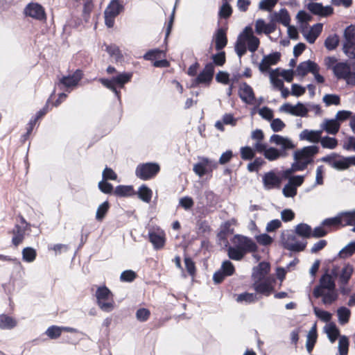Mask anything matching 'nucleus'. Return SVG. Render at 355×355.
I'll return each instance as SVG.
<instances>
[{
	"instance_id": "nucleus-1",
	"label": "nucleus",
	"mask_w": 355,
	"mask_h": 355,
	"mask_svg": "<svg viewBox=\"0 0 355 355\" xmlns=\"http://www.w3.org/2000/svg\"><path fill=\"white\" fill-rule=\"evenodd\" d=\"M269 141L279 146V148L274 146H269L265 155V159L274 162L279 159H284L288 157V151L293 150L295 148L294 141L288 137H284L280 135L274 134L270 136Z\"/></svg>"
},
{
	"instance_id": "nucleus-16",
	"label": "nucleus",
	"mask_w": 355,
	"mask_h": 355,
	"mask_svg": "<svg viewBox=\"0 0 355 355\" xmlns=\"http://www.w3.org/2000/svg\"><path fill=\"white\" fill-rule=\"evenodd\" d=\"M313 295L315 297H322V302L325 304H330L336 300L338 295L334 290L324 291L322 288H315Z\"/></svg>"
},
{
	"instance_id": "nucleus-41",
	"label": "nucleus",
	"mask_w": 355,
	"mask_h": 355,
	"mask_svg": "<svg viewBox=\"0 0 355 355\" xmlns=\"http://www.w3.org/2000/svg\"><path fill=\"white\" fill-rule=\"evenodd\" d=\"M17 324V322L12 318L6 315H0V328L1 329H12Z\"/></svg>"
},
{
	"instance_id": "nucleus-12",
	"label": "nucleus",
	"mask_w": 355,
	"mask_h": 355,
	"mask_svg": "<svg viewBox=\"0 0 355 355\" xmlns=\"http://www.w3.org/2000/svg\"><path fill=\"white\" fill-rule=\"evenodd\" d=\"M279 110L297 116H305L309 111L308 109L301 103H298L295 105H293L288 103H284L280 107Z\"/></svg>"
},
{
	"instance_id": "nucleus-49",
	"label": "nucleus",
	"mask_w": 355,
	"mask_h": 355,
	"mask_svg": "<svg viewBox=\"0 0 355 355\" xmlns=\"http://www.w3.org/2000/svg\"><path fill=\"white\" fill-rule=\"evenodd\" d=\"M109 207L110 205L107 201H105L101 204L96 210V219L97 220L101 221L105 216L107 212L108 211Z\"/></svg>"
},
{
	"instance_id": "nucleus-51",
	"label": "nucleus",
	"mask_w": 355,
	"mask_h": 355,
	"mask_svg": "<svg viewBox=\"0 0 355 355\" xmlns=\"http://www.w3.org/2000/svg\"><path fill=\"white\" fill-rule=\"evenodd\" d=\"M322 101L327 106L331 105H338L340 103V96L337 94H325L322 98Z\"/></svg>"
},
{
	"instance_id": "nucleus-54",
	"label": "nucleus",
	"mask_w": 355,
	"mask_h": 355,
	"mask_svg": "<svg viewBox=\"0 0 355 355\" xmlns=\"http://www.w3.org/2000/svg\"><path fill=\"white\" fill-rule=\"evenodd\" d=\"M232 12V9L230 4L228 3V1H223V4L220 8L219 10V16L221 18H227L229 17Z\"/></svg>"
},
{
	"instance_id": "nucleus-48",
	"label": "nucleus",
	"mask_w": 355,
	"mask_h": 355,
	"mask_svg": "<svg viewBox=\"0 0 355 355\" xmlns=\"http://www.w3.org/2000/svg\"><path fill=\"white\" fill-rule=\"evenodd\" d=\"M339 37L336 34L329 35L324 41V46L329 51L334 50L338 45Z\"/></svg>"
},
{
	"instance_id": "nucleus-22",
	"label": "nucleus",
	"mask_w": 355,
	"mask_h": 355,
	"mask_svg": "<svg viewBox=\"0 0 355 355\" xmlns=\"http://www.w3.org/2000/svg\"><path fill=\"white\" fill-rule=\"evenodd\" d=\"M255 32L257 34L265 33L269 35L276 30V25L273 22L266 24L262 19H258L255 21Z\"/></svg>"
},
{
	"instance_id": "nucleus-43",
	"label": "nucleus",
	"mask_w": 355,
	"mask_h": 355,
	"mask_svg": "<svg viewBox=\"0 0 355 355\" xmlns=\"http://www.w3.org/2000/svg\"><path fill=\"white\" fill-rule=\"evenodd\" d=\"M227 254L230 259L240 261L243 258L245 253L235 246H230L227 249Z\"/></svg>"
},
{
	"instance_id": "nucleus-33",
	"label": "nucleus",
	"mask_w": 355,
	"mask_h": 355,
	"mask_svg": "<svg viewBox=\"0 0 355 355\" xmlns=\"http://www.w3.org/2000/svg\"><path fill=\"white\" fill-rule=\"evenodd\" d=\"M227 42L225 32L223 29L219 28L215 35L216 49L220 50L223 49Z\"/></svg>"
},
{
	"instance_id": "nucleus-11",
	"label": "nucleus",
	"mask_w": 355,
	"mask_h": 355,
	"mask_svg": "<svg viewBox=\"0 0 355 355\" xmlns=\"http://www.w3.org/2000/svg\"><path fill=\"white\" fill-rule=\"evenodd\" d=\"M251 138L254 141V148L257 153L262 154L265 157L266 153L267 152L269 146L263 142L264 134L260 129L253 130L251 133Z\"/></svg>"
},
{
	"instance_id": "nucleus-20",
	"label": "nucleus",
	"mask_w": 355,
	"mask_h": 355,
	"mask_svg": "<svg viewBox=\"0 0 355 355\" xmlns=\"http://www.w3.org/2000/svg\"><path fill=\"white\" fill-rule=\"evenodd\" d=\"M270 272V265L266 262H261L257 267H254L252 270V277L254 281L263 280L266 279L267 275Z\"/></svg>"
},
{
	"instance_id": "nucleus-13",
	"label": "nucleus",
	"mask_w": 355,
	"mask_h": 355,
	"mask_svg": "<svg viewBox=\"0 0 355 355\" xmlns=\"http://www.w3.org/2000/svg\"><path fill=\"white\" fill-rule=\"evenodd\" d=\"M353 272L354 267L349 263H345L338 272L336 268L332 271L333 275L338 277L339 284H348Z\"/></svg>"
},
{
	"instance_id": "nucleus-10",
	"label": "nucleus",
	"mask_w": 355,
	"mask_h": 355,
	"mask_svg": "<svg viewBox=\"0 0 355 355\" xmlns=\"http://www.w3.org/2000/svg\"><path fill=\"white\" fill-rule=\"evenodd\" d=\"M235 271L234 266L230 261H225L222 263L220 268L213 275L214 282L219 284L223 282L225 277L231 276Z\"/></svg>"
},
{
	"instance_id": "nucleus-23",
	"label": "nucleus",
	"mask_w": 355,
	"mask_h": 355,
	"mask_svg": "<svg viewBox=\"0 0 355 355\" xmlns=\"http://www.w3.org/2000/svg\"><path fill=\"white\" fill-rule=\"evenodd\" d=\"M82 78V71L80 70H76L71 76L62 78L60 83L69 89L76 87Z\"/></svg>"
},
{
	"instance_id": "nucleus-44",
	"label": "nucleus",
	"mask_w": 355,
	"mask_h": 355,
	"mask_svg": "<svg viewBox=\"0 0 355 355\" xmlns=\"http://www.w3.org/2000/svg\"><path fill=\"white\" fill-rule=\"evenodd\" d=\"M256 152L254 148L248 146L241 147L240 149L241 157L244 160L252 159L254 157Z\"/></svg>"
},
{
	"instance_id": "nucleus-24",
	"label": "nucleus",
	"mask_w": 355,
	"mask_h": 355,
	"mask_svg": "<svg viewBox=\"0 0 355 355\" xmlns=\"http://www.w3.org/2000/svg\"><path fill=\"white\" fill-rule=\"evenodd\" d=\"M279 58L280 55L278 53H275L264 56L259 64V70L262 72L267 71L270 69V66L277 63Z\"/></svg>"
},
{
	"instance_id": "nucleus-60",
	"label": "nucleus",
	"mask_w": 355,
	"mask_h": 355,
	"mask_svg": "<svg viewBox=\"0 0 355 355\" xmlns=\"http://www.w3.org/2000/svg\"><path fill=\"white\" fill-rule=\"evenodd\" d=\"M324 166H319L316 168L315 171V182L314 184V186L316 185H322L324 183Z\"/></svg>"
},
{
	"instance_id": "nucleus-37",
	"label": "nucleus",
	"mask_w": 355,
	"mask_h": 355,
	"mask_svg": "<svg viewBox=\"0 0 355 355\" xmlns=\"http://www.w3.org/2000/svg\"><path fill=\"white\" fill-rule=\"evenodd\" d=\"M138 197L145 202H150L153 196L152 190L146 185H142L139 187L138 192Z\"/></svg>"
},
{
	"instance_id": "nucleus-38",
	"label": "nucleus",
	"mask_w": 355,
	"mask_h": 355,
	"mask_svg": "<svg viewBox=\"0 0 355 355\" xmlns=\"http://www.w3.org/2000/svg\"><path fill=\"white\" fill-rule=\"evenodd\" d=\"M317 288H322L324 291L334 290L335 283L330 275H324L320 279V286Z\"/></svg>"
},
{
	"instance_id": "nucleus-31",
	"label": "nucleus",
	"mask_w": 355,
	"mask_h": 355,
	"mask_svg": "<svg viewBox=\"0 0 355 355\" xmlns=\"http://www.w3.org/2000/svg\"><path fill=\"white\" fill-rule=\"evenodd\" d=\"M211 161L207 158H202L200 162L193 166V171L199 176L202 177L207 173V167L211 164Z\"/></svg>"
},
{
	"instance_id": "nucleus-30",
	"label": "nucleus",
	"mask_w": 355,
	"mask_h": 355,
	"mask_svg": "<svg viewBox=\"0 0 355 355\" xmlns=\"http://www.w3.org/2000/svg\"><path fill=\"white\" fill-rule=\"evenodd\" d=\"M26 232V225L23 223L21 225H16L13 229L12 243L15 245H18L22 242L24 239Z\"/></svg>"
},
{
	"instance_id": "nucleus-47",
	"label": "nucleus",
	"mask_w": 355,
	"mask_h": 355,
	"mask_svg": "<svg viewBox=\"0 0 355 355\" xmlns=\"http://www.w3.org/2000/svg\"><path fill=\"white\" fill-rule=\"evenodd\" d=\"M355 252V241L350 242L339 252L341 258L346 259L351 257Z\"/></svg>"
},
{
	"instance_id": "nucleus-5",
	"label": "nucleus",
	"mask_w": 355,
	"mask_h": 355,
	"mask_svg": "<svg viewBox=\"0 0 355 355\" xmlns=\"http://www.w3.org/2000/svg\"><path fill=\"white\" fill-rule=\"evenodd\" d=\"M281 242L284 248L292 252L304 250L306 244L305 241H300L292 231L283 232L281 235Z\"/></svg>"
},
{
	"instance_id": "nucleus-50",
	"label": "nucleus",
	"mask_w": 355,
	"mask_h": 355,
	"mask_svg": "<svg viewBox=\"0 0 355 355\" xmlns=\"http://www.w3.org/2000/svg\"><path fill=\"white\" fill-rule=\"evenodd\" d=\"M349 340L347 336H342L339 338L338 351L340 355H347Z\"/></svg>"
},
{
	"instance_id": "nucleus-63",
	"label": "nucleus",
	"mask_w": 355,
	"mask_h": 355,
	"mask_svg": "<svg viewBox=\"0 0 355 355\" xmlns=\"http://www.w3.org/2000/svg\"><path fill=\"white\" fill-rule=\"evenodd\" d=\"M264 163V161L261 158H256L254 162L248 164V169L250 172L257 171Z\"/></svg>"
},
{
	"instance_id": "nucleus-2",
	"label": "nucleus",
	"mask_w": 355,
	"mask_h": 355,
	"mask_svg": "<svg viewBox=\"0 0 355 355\" xmlns=\"http://www.w3.org/2000/svg\"><path fill=\"white\" fill-rule=\"evenodd\" d=\"M259 39L254 35L253 30L250 26H246L238 36L235 51L239 58L245 54L247 49L250 52H255L259 46Z\"/></svg>"
},
{
	"instance_id": "nucleus-8",
	"label": "nucleus",
	"mask_w": 355,
	"mask_h": 355,
	"mask_svg": "<svg viewBox=\"0 0 355 355\" xmlns=\"http://www.w3.org/2000/svg\"><path fill=\"white\" fill-rule=\"evenodd\" d=\"M275 279L274 277H268L263 280L254 281L252 288L257 293L264 296H269L275 292Z\"/></svg>"
},
{
	"instance_id": "nucleus-39",
	"label": "nucleus",
	"mask_w": 355,
	"mask_h": 355,
	"mask_svg": "<svg viewBox=\"0 0 355 355\" xmlns=\"http://www.w3.org/2000/svg\"><path fill=\"white\" fill-rule=\"evenodd\" d=\"M344 42L355 44V26L350 25L347 26L343 33Z\"/></svg>"
},
{
	"instance_id": "nucleus-14",
	"label": "nucleus",
	"mask_w": 355,
	"mask_h": 355,
	"mask_svg": "<svg viewBox=\"0 0 355 355\" xmlns=\"http://www.w3.org/2000/svg\"><path fill=\"white\" fill-rule=\"evenodd\" d=\"M269 19L271 22L282 24L284 26H288L291 22V17L286 8H282L270 14Z\"/></svg>"
},
{
	"instance_id": "nucleus-62",
	"label": "nucleus",
	"mask_w": 355,
	"mask_h": 355,
	"mask_svg": "<svg viewBox=\"0 0 355 355\" xmlns=\"http://www.w3.org/2000/svg\"><path fill=\"white\" fill-rule=\"evenodd\" d=\"M282 192L284 196L293 198L297 194V189L290 183H288L283 188Z\"/></svg>"
},
{
	"instance_id": "nucleus-15",
	"label": "nucleus",
	"mask_w": 355,
	"mask_h": 355,
	"mask_svg": "<svg viewBox=\"0 0 355 355\" xmlns=\"http://www.w3.org/2000/svg\"><path fill=\"white\" fill-rule=\"evenodd\" d=\"M307 9L314 15L321 17L331 15L334 9L330 6H323L320 3L311 2L307 4Z\"/></svg>"
},
{
	"instance_id": "nucleus-40",
	"label": "nucleus",
	"mask_w": 355,
	"mask_h": 355,
	"mask_svg": "<svg viewBox=\"0 0 355 355\" xmlns=\"http://www.w3.org/2000/svg\"><path fill=\"white\" fill-rule=\"evenodd\" d=\"M295 234L304 237L309 238L311 236V227L306 223H300L295 227Z\"/></svg>"
},
{
	"instance_id": "nucleus-7",
	"label": "nucleus",
	"mask_w": 355,
	"mask_h": 355,
	"mask_svg": "<svg viewBox=\"0 0 355 355\" xmlns=\"http://www.w3.org/2000/svg\"><path fill=\"white\" fill-rule=\"evenodd\" d=\"M159 166L156 163H146L137 166L136 175L143 180L153 178L159 171Z\"/></svg>"
},
{
	"instance_id": "nucleus-42",
	"label": "nucleus",
	"mask_w": 355,
	"mask_h": 355,
	"mask_svg": "<svg viewBox=\"0 0 355 355\" xmlns=\"http://www.w3.org/2000/svg\"><path fill=\"white\" fill-rule=\"evenodd\" d=\"M237 302L252 303L258 300L256 293H243L237 295L236 299Z\"/></svg>"
},
{
	"instance_id": "nucleus-19",
	"label": "nucleus",
	"mask_w": 355,
	"mask_h": 355,
	"mask_svg": "<svg viewBox=\"0 0 355 355\" xmlns=\"http://www.w3.org/2000/svg\"><path fill=\"white\" fill-rule=\"evenodd\" d=\"M214 65L212 63L207 64L202 72L198 76L196 79L197 84L205 83L209 84L214 76Z\"/></svg>"
},
{
	"instance_id": "nucleus-17",
	"label": "nucleus",
	"mask_w": 355,
	"mask_h": 355,
	"mask_svg": "<svg viewBox=\"0 0 355 355\" xmlns=\"http://www.w3.org/2000/svg\"><path fill=\"white\" fill-rule=\"evenodd\" d=\"M24 12L26 15L36 19H43L45 18V12L42 6L36 3H31L25 8Z\"/></svg>"
},
{
	"instance_id": "nucleus-59",
	"label": "nucleus",
	"mask_w": 355,
	"mask_h": 355,
	"mask_svg": "<svg viewBox=\"0 0 355 355\" xmlns=\"http://www.w3.org/2000/svg\"><path fill=\"white\" fill-rule=\"evenodd\" d=\"M131 77L132 73H123L119 74L116 77L114 78V79L116 84L123 86L130 80Z\"/></svg>"
},
{
	"instance_id": "nucleus-56",
	"label": "nucleus",
	"mask_w": 355,
	"mask_h": 355,
	"mask_svg": "<svg viewBox=\"0 0 355 355\" xmlns=\"http://www.w3.org/2000/svg\"><path fill=\"white\" fill-rule=\"evenodd\" d=\"M62 331V329L61 327L57 326H52L48 328V329L46 331V334L50 338L55 339L60 336Z\"/></svg>"
},
{
	"instance_id": "nucleus-53",
	"label": "nucleus",
	"mask_w": 355,
	"mask_h": 355,
	"mask_svg": "<svg viewBox=\"0 0 355 355\" xmlns=\"http://www.w3.org/2000/svg\"><path fill=\"white\" fill-rule=\"evenodd\" d=\"M343 53L350 59H355V44L343 43Z\"/></svg>"
},
{
	"instance_id": "nucleus-26",
	"label": "nucleus",
	"mask_w": 355,
	"mask_h": 355,
	"mask_svg": "<svg viewBox=\"0 0 355 355\" xmlns=\"http://www.w3.org/2000/svg\"><path fill=\"white\" fill-rule=\"evenodd\" d=\"M322 130H310L305 129L302 130L300 135V140H305L312 143H318L320 141Z\"/></svg>"
},
{
	"instance_id": "nucleus-6",
	"label": "nucleus",
	"mask_w": 355,
	"mask_h": 355,
	"mask_svg": "<svg viewBox=\"0 0 355 355\" xmlns=\"http://www.w3.org/2000/svg\"><path fill=\"white\" fill-rule=\"evenodd\" d=\"M123 10V6L121 4L119 0H112L106 8L105 15V23L109 28H112L114 24L115 17Z\"/></svg>"
},
{
	"instance_id": "nucleus-9",
	"label": "nucleus",
	"mask_w": 355,
	"mask_h": 355,
	"mask_svg": "<svg viewBox=\"0 0 355 355\" xmlns=\"http://www.w3.org/2000/svg\"><path fill=\"white\" fill-rule=\"evenodd\" d=\"M232 242L234 245L243 252H252L257 250L256 243L250 238L240 234L235 235Z\"/></svg>"
},
{
	"instance_id": "nucleus-34",
	"label": "nucleus",
	"mask_w": 355,
	"mask_h": 355,
	"mask_svg": "<svg viewBox=\"0 0 355 355\" xmlns=\"http://www.w3.org/2000/svg\"><path fill=\"white\" fill-rule=\"evenodd\" d=\"M317 340L316 327L314 325L309 331L306 336V347L309 353L313 350L314 345Z\"/></svg>"
},
{
	"instance_id": "nucleus-55",
	"label": "nucleus",
	"mask_w": 355,
	"mask_h": 355,
	"mask_svg": "<svg viewBox=\"0 0 355 355\" xmlns=\"http://www.w3.org/2000/svg\"><path fill=\"white\" fill-rule=\"evenodd\" d=\"M315 315L324 322H329L331 319V314L328 311L319 309L317 307L313 308Z\"/></svg>"
},
{
	"instance_id": "nucleus-27",
	"label": "nucleus",
	"mask_w": 355,
	"mask_h": 355,
	"mask_svg": "<svg viewBox=\"0 0 355 355\" xmlns=\"http://www.w3.org/2000/svg\"><path fill=\"white\" fill-rule=\"evenodd\" d=\"M149 239L155 249H161L165 243V234L162 230L150 232Z\"/></svg>"
},
{
	"instance_id": "nucleus-32",
	"label": "nucleus",
	"mask_w": 355,
	"mask_h": 355,
	"mask_svg": "<svg viewBox=\"0 0 355 355\" xmlns=\"http://www.w3.org/2000/svg\"><path fill=\"white\" fill-rule=\"evenodd\" d=\"M324 331L331 343H334L339 336L340 332L334 323L330 322L325 325Z\"/></svg>"
},
{
	"instance_id": "nucleus-18",
	"label": "nucleus",
	"mask_w": 355,
	"mask_h": 355,
	"mask_svg": "<svg viewBox=\"0 0 355 355\" xmlns=\"http://www.w3.org/2000/svg\"><path fill=\"white\" fill-rule=\"evenodd\" d=\"M239 94L241 100L247 104H252L255 99L252 88L246 83H241Z\"/></svg>"
},
{
	"instance_id": "nucleus-29",
	"label": "nucleus",
	"mask_w": 355,
	"mask_h": 355,
	"mask_svg": "<svg viewBox=\"0 0 355 355\" xmlns=\"http://www.w3.org/2000/svg\"><path fill=\"white\" fill-rule=\"evenodd\" d=\"M318 68V64L312 62L311 60H307L303 62H301L298 67H297L296 72L299 76H304L307 73L315 72L316 69Z\"/></svg>"
},
{
	"instance_id": "nucleus-3",
	"label": "nucleus",
	"mask_w": 355,
	"mask_h": 355,
	"mask_svg": "<svg viewBox=\"0 0 355 355\" xmlns=\"http://www.w3.org/2000/svg\"><path fill=\"white\" fill-rule=\"evenodd\" d=\"M317 146H308L295 150L293 153L294 162L304 171L313 161V157L318 153Z\"/></svg>"
},
{
	"instance_id": "nucleus-64",
	"label": "nucleus",
	"mask_w": 355,
	"mask_h": 355,
	"mask_svg": "<svg viewBox=\"0 0 355 355\" xmlns=\"http://www.w3.org/2000/svg\"><path fill=\"white\" fill-rule=\"evenodd\" d=\"M352 112L348 110H340L338 111L336 114L335 115L334 119L337 121H339V123L340 124L341 122L346 121L349 118L351 117Z\"/></svg>"
},
{
	"instance_id": "nucleus-4",
	"label": "nucleus",
	"mask_w": 355,
	"mask_h": 355,
	"mask_svg": "<svg viewBox=\"0 0 355 355\" xmlns=\"http://www.w3.org/2000/svg\"><path fill=\"white\" fill-rule=\"evenodd\" d=\"M97 304L105 312H110L114 309V301L112 292L106 286L98 287L96 291Z\"/></svg>"
},
{
	"instance_id": "nucleus-35",
	"label": "nucleus",
	"mask_w": 355,
	"mask_h": 355,
	"mask_svg": "<svg viewBox=\"0 0 355 355\" xmlns=\"http://www.w3.org/2000/svg\"><path fill=\"white\" fill-rule=\"evenodd\" d=\"M340 226L355 225V218L349 211L338 213Z\"/></svg>"
},
{
	"instance_id": "nucleus-28",
	"label": "nucleus",
	"mask_w": 355,
	"mask_h": 355,
	"mask_svg": "<svg viewBox=\"0 0 355 355\" xmlns=\"http://www.w3.org/2000/svg\"><path fill=\"white\" fill-rule=\"evenodd\" d=\"M350 71V65L345 62H338L333 67L334 74L338 79L343 80L344 78H346V76Z\"/></svg>"
},
{
	"instance_id": "nucleus-46",
	"label": "nucleus",
	"mask_w": 355,
	"mask_h": 355,
	"mask_svg": "<svg viewBox=\"0 0 355 355\" xmlns=\"http://www.w3.org/2000/svg\"><path fill=\"white\" fill-rule=\"evenodd\" d=\"M114 193L119 196H130L134 193L132 186L119 185L115 188Z\"/></svg>"
},
{
	"instance_id": "nucleus-52",
	"label": "nucleus",
	"mask_w": 355,
	"mask_h": 355,
	"mask_svg": "<svg viewBox=\"0 0 355 355\" xmlns=\"http://www.w3.org/2000/svg\"><path fill=\"white\" fill-rule=\"evenodd\" d=\"M23 259L27 262H32L35 259L36 252L32 248H26L22 251Z\"/></svg>"
},
{
	"instance_id": "nucleus-36",
	"label": "nucleus",
	"mask_w": 355,
	"mask_h": 355,
	"mask_svg": "<svg viewBox=\"0 0 355 355\" xmlns=\"http://www.w3.org/2000/svg\"><path fill=\"white\" fill-rule=\"evenodd\" d=\"M338 320L340 324L343 325L349 322L351 311L345 306H341L337 310Z\"/></svg>"
},
{
	"instance_id": "nucleus-57",
	"label": "nucleus",
	"mask_w": 355,
	"mask_h": 355,
	"mask_svg": "<svg viewBox=\"0 0 355 355\" xmlns=\"http://www.w3.org/2000/svg\"><path fill=\"white\" fill-rule=\"evenodd\" d=\"M331 166L337 170H345L349 168L346 157H342L340 159L334 161Z\"/></svg>"
},
{
	"instance_id": "nucleus-45",
	"label": "nucleus",
	"mask_w": 355,
	"mask_h": 355,
	"mask_svg": "<svg viewBox=\"0 0 355 355\" xmlns=\"http://www.w3.org/2000/svg\"><path fill=\"white\" fill-rule=\"evenodd\" d=\"M320 142L324 148L334 149L338 146V140L328 136L321 137Z\"/></svg>"
},
{
	"instance_id": "nucleus-25",
	"label": "nucleus",
	"mask_w": 355,
	"mask_h": 355,
	"mask_svg": "<svg viewBox=\"0 0 355 355\" xmlns=\"http://www.w3.org/2000/svg\"><path fill=\"white\" fill-rule=\"evenodd\" d=\"M280 182V178L273 171L268 172L263 176V183L266 189L279 187Z\"/></svg>"
},
{
	"instance_id": "nucleus-21",
	"label": "nucleus",
	"mask_w": 355,
	"mask_h": 355,
	"mask_svg": "<svg viewBox=\"0 0 355 355\" xmlns=\"http://www.w3.org/2000/svg\"><path fill=\"white\" fill-rule=\"evenodd\" d=\"M321 130L325 131L329 135H336L340 128L339 121H337L334 119H324L320 124Z\"/></svg>"
},
{
	"instance_id": "nucleus-61",
	"label": "nucleus",
	"mask_w": 355,
	"mask_h": 355,
	"mask_svg": "<svg viewBox=\"0 0 355 355\" xmlns=\"http://www.w3.org/2000/svg\"><path fill=\"white\" fill-rule=\"evenodd\" d=\"M179 205L185 210H188L193 207L194 202L191 197L185 196L180 199Z\"/></svg>"
},
{
	"instance_id": "nucleus-58",
	"label": "nucleus",
	"mask_w": 355,
	"mask_h": 355,
	"mask_svg": "<svg viewBox=\"0 0 355 355\" xmlns=\"http://www.w3.org/2000/svg\"><path fill=\"white\" fill-rule=\"evenodd\" d=\"M278 0H261L259 2V8L261 10L270 11L276 5Z\"/></svg>"
}]
</instances>
